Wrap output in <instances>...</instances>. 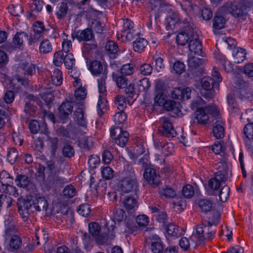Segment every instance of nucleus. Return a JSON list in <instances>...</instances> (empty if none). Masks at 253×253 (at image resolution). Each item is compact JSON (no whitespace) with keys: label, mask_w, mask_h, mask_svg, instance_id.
Instances as JSON below:
<instances>
[{"label":"nucleus","mask_w":253,"mask_h":253,"mask_svg":"<svg viewBox=\"0 0 253 253\" xmlns=\"http://www.w3.org/2000/svg\"><path fill=\"white\" fill-rule=\"evenodd\" d=\"M205 101L201 98H197L191 103L192 109H196L195 119L200 125H206L209 122L210 117L216 119L220 115L217 107L214 105L205 106Z\"/></svg>","instance_id":"nucleus-1"},{"label":"nucleus","mask_w":253,"mask_h":253,"mask_svg":"<svg viewBox=\"0 0 253 253\" xmlns=\"http://www.w3.org/2000/svg\"><path fill=\"white\" fill-rule=\"evenodd\" d=\"M212 219H209L208 225L201 224L197 225L196 228L195 237L197 239V242L202 244L206 240H211L214 238L215 231L212 229V225H217L219 221V215L216 213L213 215Z\"/></svg>","instance_id":"nucleus-2"},{"label":"nucleus","mask_w":253,"mask_h":253,"mask_svg":"<svg viewBox=\"0 0 253 253\" xmlns=\"http://www.w3.org/2000/svg\"><path fill=\"white\" fill-rule=\"evenodd\" d=\"M252 5L249 0H235L227 3L223 8L233 16L238 17L246 14L248 9Z\"/></svg>","instance_id":"nucleus-3"},{"label":"nucleus","mask_w":253,"mask_h":253,"mask_svg":"<svg viewBox=\"0 0 253 253\" xmlns=\"http://www.w3.org/2000/svg\"><path fill=\"white\" fill-rule=\"evenodd\" d=\"M89 233L94 237L96 243L100 245L109 243L115 238V232L114 230L109 231L107 234L103 233L100 234L101 227L99 224L95 222L90 223L88 225Z\"/></svg>","instance_id":"nucleus-4"},{"label":"nucleus","mask_w":253,"mask_h":253,"mask_svg":"<svg viewBox=\"0 0 253 253\" xmlns=\"http://www.w3.org/2000/svg\"><path fill=\"white\" fill-rule=\"evenodd\" d=\"M12 181V178L7 171L2 170L0 172V183L1 184L0 186V191L17 197L19 194L16 188L11 185Z\"/></svg>","instance_id":"nucleus-5"},{"label":"nucleus","mask_w":253,"mask_h":253,"mask_svg":"<svg viewBox=\"0 0 253 253\" xmlns=\"http://www.w3.org/2000/svg\"><path fill=\"white\" fill-rule=\"evenodd\" d=\"M183 25H186L184 27V30L177 34L176 39L177 44L181 46L186 45L189 41L194 38L196 34H194V29L188 23L186 18L183 20Z\"/></svg>","instance_id":"nucleus-6"},{"label":"nucleus","mask_w":253,"mask_h":253,"mask_svg":"<svg viewBox=\"0 0 253 253\" xmlns=\"http://www.w3.org/2000/svg\"><path fill=\"white\" fill-rule=\"evenodd\" d=\"M137 182L134 171L126 174V176L120 182L119 188L124 193H129L136 189Z\"/></svg>","instance_id":"nucleus-7"},{"label":"nucleus","mask_w":253,"mask_h":253,"mask_svg":"<svg viewBox=\"0 0 253 253\" xmlns=\"http://www.w3.org/2000/svg\"><path fill=\"white\" fill-rule=\"evenodd\" d=\"M110 131V136L115 144L122 147L126 145L129 137V134L126 131L123 130L119 126H112Z\"/></svg>","instance_id":"nucleus-8"},{"label":"nucleus","mask_w":253,"mask_h":253,"mask_svg":"<svg viewBox=\"0 0 253 253\" xmlns=\"http://www.w3.org/2000/svg\"><path fill=\"white\" fill-rule=\"evenodd\" d=\"M14 230L7 228L5 230V235L7 239H9V246L12 251L19 249L22 246V240L20 237L16 235H13Z\"/></svg>","instance_id":"nucleus-9"},{"label":"nucleus","mask_w":253,"mask_h":253,"mask_svg":"<svg viewBox=\"0 0 253 253\" xmlns=\"http://www.w3.org/2000/svg\"><path fill=\"white\" fill-rule=\"evenodd\" d=\"M160 122L162 124L163 133L167 137H174L176 132L174 129L170 118L169 117H163L160 119Z\"/></svg>","instance_id":"nucleus-10"},{"label":"nucleus","mask_w":253,"mask_h":253,"mask_svg":"<svg viewBox=\"0 0 253 253\" xmlns=\"http://www.w3.org/2000/svg\"><path fill=\"white\" fill-rule=\"evenodd\" d=\"M191 89L189 87H175L171 92V97L179 100H184L190 98Z\"/></svg>","instance_id":"nucleus-11"},{"label":"nucleus","mask_w":253,"mask_h":253,"mask_svg":"<svg viewBox=\"0 0 253 253\" xmlns=\"http://www.w3.org/2000/svg\"><path fill=\"white\" fill-rule=\"evenodd\" d=\"M214 126L212 132L216 139H220L224 136V123L222 121L220 115L212 120Z\"/></svg>","instance_id":"nucleus-12"},{"label":"nucleus","mask_w":253,"mask_h":253,"mask_svg":"<svg viewBox=\"0 0 253 253\" xmlns=\"http://www.w3.org/2000/svg\"><path fill=\"white\" fill-rule=\"evenodd\" d=\"M18 211L24 221L27 220L29 215V209L31 207L30 202L23 199H18L17 202Z\"/></svg>","instance_id":"nucleus-13"},{"label":"nucleus","mask_w":253,"mask_h":253,"mask_svg":"<svg viewBox=\"0 0 253 253\" xmlns=\"http://www.w3.org/2000/svg\"><path fill=\"white\" fill-rule=\"evenodd\" d=\"M74 119L77 124L85 128L87 126V120L84 116V107L83 105H80L74 113Z\"/></svg>","instance_id":"nucleus-14"},{"label":"nucleus","mask_w":253,"mask_h":253,"mask_svg":"<svg viewBox=\"0 0 253 253\" xmlns=\"http://www.w3.org/2000/svg\"><path fill=\"white\" fill-rule=\"evenodd\" d=\"M143 175L146 180L151 185H158L160 183V177L157 174L156 170L153 168H146Z\"/></svg>","instance_id":"nucleus-15"},{"label":"nucleus","mask_w":253,"mask_h":253,"mask_svg":"<svg viewBox=\"0 0 253 253\" xmlns=\"http://www.w3.org/2000/svg\"><path fill=\"white\" fill-rule=\"evenodd\" d=\"M181 20V18L178 13L174 11L169 12V14L166 18V23L170 29L179 26L182 24H183V21L182 23Z\"/></svg>","instance_id":"nucleus-16"},{"label":"nucleus","mask_w":253,"mask_h":253,"mask_svg":"<svg viewBox=\"0 0 253 253\" xmlns=\"http://www.w3.org/2000/svg\"><path fill=\"white\" fill-rule=\"evenodd\" d=\"M29 127L33 133L36 134L40 132L46 135L48 134V130L46 125L44 123L40 125L36 120L31 121L29 124Z\"/></svg>","instance_id":"nucleus-17"},{"label":"nucleus","mask_w":253,"mask_h":253,"mask_svg":"<svg viewBox=\"0 0 253 253\" xmlns=\"http://www.w3.org/2000/svg\"><path fill=\"white\" fill-rule=\"evenodd\" d=\"M197 38L198 36L196 34L194 38H192L189 42V49L190 54L201 55L202 53V45Z\"/></svg>","instance_id":"nucleus-18"},{"label":"nucleus","mask_w":253,"mask_h":253,"mask_svg":"<svg viewBox=\"0 0 253 253\" xmlns=\"http://www.w3.org/2000/svg\"><path fill=\"white\" fill-rule=\"evenodd\" d=\"M59 170L50 172L48 177V184L50 187L58 186L66 182L65 178L58 175Z\"/></svg>","instance_id":"nucleus-19"},{"label":"nucleus","mask_w":253,"mask_h":253,"mask_svg":"<svg viewBox=\"0 0 253 253\" xmlns=\"http://www.w3.org/2000/svg\"><path fill=\"white\" fill-rule=\"evenodd\" d=\"M165 246L160 237L157 235L153 236L151 244V249L153 253H163Z\"/></svg>","instance_id":"nucleus-20"},{"label":"nucleus","mask_w":253,"mask_h":253,"mask_svg":"<svg viewBox=\"0 0 253 253\" xmlns=\"http://www.w3.org/2000/svg\"><path fill=\"white\" fill-rule=\"evenodd\" d=\"M214 84L213 80L210 77H205L202 79L201 81L202 87L205 90L210 91V92L207 95H204L206 98H212L213 94L211 90L213 87Z\"/></svg>","instance_id":"nucleus-21"},{"label":"nucleus","mask_w":253,"mask_h":253,"mask_svg":"<svg viewBox=\"0 0 253 253\" xmlns=\"http://www.w3.org/2000/svg\"><path fill=\"white\" fill-rule=\"evenodd\" d=\"M28 35L24 32H17L13 37L12 42L16 48L23 46L25 41L28 39Z\"/></svg>","instance_id":"nucleus-22"},{"label":"nucleus","mask_w":253,"mask_h":253,"mask_svg":"<svg viewBox=\"0 0 253 253\" xmlns=\"http://www.w3.org/2000/svg\"><path fill=\"white\" fill-rule=\"evenodd\" d=\"M63 41L62 42V51L68 53L72 49V41L74 38L72 37L69 39V36L64 32L62 34Z\"/></svg>","instance_id":"nucleus-23"},{"label":"nucleus","mask_w":253,"mask_h":253,"mask_svg":"<svg viewBox=\"0 0 253 253\" xmlns=\"http://www.w3.org/2000/svg\"><path fill=\"white\" fill-rule=\"evenodd\" d=\"M53 49L52 43L47 39H43L40 42L39 50L42 54H46L51 52Z\"/></svg>","instance_id":"nucleus-24"},{"label":"nucleus","mask_w":253,"mask_h":253,"mask_svg":"<svg viewBox=\"0 0 253 253\" xmlns=\"http://www.w3.org/2000/svg\"><path fill=\"white\" fill-rule=\"evenodd\" d=\"M253 114V110H249L247 114ZM249 123L245 126L244 129V134L249 139H253V118H247Z\"/></svg>","instance_id":"nucleus-25"},{"label":"nucleus","mask_w":253,"mask_h":253,"mask_svg":"<svg viewBox=\"0 0 253 253\" xmlns=\"http://www.w3.org/2000/svg\"><path fill=\"white\" fill-rule=\"evenodd\" d=\"M34 208L37 211H46L48 207L47 200L43 197H37L33 202Z\"/></svg>","instance_id":"nucleus-26"},{"label":"nucleus","mask_w":253,"mask_h":253,"mask_svg":"<svg viewBox=\"0 0 253 253\" xmlns=\"http://www.w3.org/2000/svg\"><path fill=\"white\" fill-rule=\"evenodd\" d=\"M112 79L113 81L115 82L118 87L120 88H125L127 87L128 80L123 75L113 73L112 74Z\"/></svg>","instance_id":"nucleus-27"},{"label":"nucleus","mask_w":253,"mask_h":253,"mask_svg":"<svg viewBox=\"0 0 253 253\" xmlns=\"http://www.w3.org/2000/svg\"><path fill=\"white\" fill-rule=\"evenodd\" d=\"M148 44L147 41L142 38H139L133 42V48L135 52H143Z\"/></svg>","instance_id":"nucleus-28"},{"label":"nucleus","mask_w":253,"mask_h":253,"mask_svg":"<svg viewBox=\"0 0 253 253\" xmlns=\"http://www.w3.org/2000/svg\"><path fill=\"white\" fill-rule=\"evenodd\" d=\"M90 70L92 74L95 75L106 73L103 65L98 61H93L91 63Z\"/></svg>","instance_id":"nucleus-29"},{"label":"nucleus","mask_w":253,"mask_h":253,"mask_svg":"<svg viewBox=\"0 0 253 253\" xmlns=\"http://www.w3.org/2000/svg\"><path fill=\"white\" fill-rule=\"evenodd\" d=\"M246 55L245 49L242 48H237L233 53L234 62L237 64L242 63L246 59Z\"/></svg>","instance_id":"nucleus-30"},{"label":"nucleus","mask_w":253,"mask_h":253,"mask_svg":"<svg viewBox=\"0 0 253 253\" xmlns=\"http://www.w3.org/2000/svg\"><path fill=\"white\" fill-rule=\"evenodd\" d=\"M219 176L220 179L218 178V175H216L215 177L211 178L209 180V186L211 189L213 190L217 189L220 186L221 182L225 180V177L223 174H220Z\"/></svg>","instance_id":"nucleus-31"},{"label":"nucleus","mask_w":253,"mask_h":253,"mask_svg":"<svg viewBox=\"0 0 253 253\" xmlns=\"http://www.w3.org/2000/svg\"><path fill=\"white\" fill-rule=\"evenodd\" d=\"M124 207L127 210H135L138 207V203L136 199L132 197H127L123 203Z\"/></svg>","instance_id":"nucleus-32"},{"label":"nucleus","mask_w":253,"mask_h":253,"mask_svg":"<svg viewBox=\"0 0 253 253\" xmlns=\"http://www.w3.org/2000/svg\"><path fill=\"white\" fill-rule=\"evenodd\" d=\"M92 31L89 29H86L78 33L77 36V38L79 42L89 41L92 39Z\"/></svg>","instance_id":"nucleus-33"},{"label":"nucleus","mask_w":253,"mask_h":253,"mask_svg":"<svg viewBox=\"0 0 253 253\" xmlns=\"http://www.w3.org/2000/svg\"><path fill=\"white\" fill-rule=\"evenodd\" d=\"M63 81L62 74L59 69H55L51 75V82L56 86L60 85Z\"/></svg>","instance_id":"nucleus-34"},{"label":"nucleus","mask_w":253,"mask_h":253,"mask_svg":"<svg viewBox=\"0 0 253 253\" xmlns=\"http://www.w3.org/2000/svg\"><path fill=\"white\" fill-rule=\"evenodd\" d=\"M225 22V18L217 13L213 19V27L216 29L220 30L224 27Z\"/></svg>","instance_id":"nucleus-35"},{"label":"nucleus","mask_w":253,"mask_h":253,"mask_svg":"<svg viewBox=\"0 0 253 253\" xmlns=\"http://www.w3.org/2000/svg\"><path fill=\"white\" fill-rule=\"evenodd\" d=\"M107 78L106 73H103L102 76L97 79L98 88L99 94L106 95V80Z\"/></svg>","instance_id":"nucleus-36"},{"label":"nucleus","mask_w":253,"mask_h":253,"mask_svg":"<svg viewBox=\"0 0 253 253\" xmlns=\"http://www.w3.org/2000/svg\"><path fill=\"white\" fill-rule=\"evenodd\" d=\"M199 207L200 208L202 211L204 212H207L212 209V203L208 199H202L199 202Z\"/></svg>","instance_id":"nucleus-37"},{"label":"nucleus","mask_w":253,"mask_h":253,"mask_svg":"<svg viewBox=\"0 0 253 253\" xmlns=\"http://www.w3.org/2000/svg\"><path fill=\"white\" fill-rule=\"evenodd\" d=\"M68 7L66 2H61L59 4L56 15L58 19L65 17L67 13Z\"/></svg>","instance_id":"nucleus-38"},{"label":"nucleus","mask_w":253,"mask_h":253,"mask_svg":"<svg viewBox=\"0 0 253 253\" xmlns=\"http://www.w3.org/2000/svg\"><path fill=\"white\" fill-rule=\"evenodd\" d=\"M72 103L69 101H66L61 104L60 107V112L65 116L70 114L73 110Z\"/></svg>","instance_id":"nucleus-39"},{"label":"nucleus","mask_w":253,"mask_h":253,"mask_svg":"<svg viewBox=\"0 0 253 253\" xmlns=\"http://www.w3.org/2000/svg\"><path fill=\"white\" fill-rule=\"evenodd\" d=\"M8 12L14 16H19L23 13L24 9L21 5L18 4H11L8 7Z\"/></svg>","instance_id":"nucleus-40"},{"label":"nucleus","mask_w":253,"mask_h":253,"mask_svg":"<svg viewBox=\"0 0 253 253\" xmlns=\"http://www.w3.org/2000/svg\"><path fill=\"white\" fill-rule=\"evenodd\" d=\"M101 172L102 177L106 180L112 179L114 175L113 169L109 166L102 167Z\"/></svg>","instance_id":"nucleus-41"},{"label":"nucleus","mask_w":253,"mask_h":253,"mask_svg":"<svg viewBox=\"0 0 253 253\" xmlns=\"http://www.w3.org/2000/svg\"><path fill=\"white\" fill-rule=\"evenodd\" d=\"M58 135L59 136H63L65 137H72L73 133V129L71 126H68L67 128L60 127L56 130Z\"/></svg>","instance_id":"nucleus-42"},{"label":"nucleus","mask_w":253,"mask_h":253,"mask_svg":"<svg viewBox=\"0 0 253 253\" xmlns=\"http://www.w3.org/2000/svg\"><path fill=\"white\" fill-rule=\"evenodd\" d=\"M134 72V66L132 64H124L120 69V72L123 76H130Z\"/></svg>","instance_id":"nucleus-43"},{"label":"nucleus","mask_w":253,"mask_h":253,"mask_svg":"<svg viewBox=\"0 0 253 253\" xmlns=\"http://www.w3.org/2000/svg\"><path fill=\"white\" fill-rule=\"evenodd\" d=\"M64 63L66 68L68 69H71L75 65V59L73 54L68 53L64 58Z\"/></svg>","instance_id":"nucleus-44"},{"label":"nucleus","mask_w":253,"mask_h":253,"mask_svg":"<svg viewBox=\"0 0 253 253\" xmlns=\"http://www.w3.org/2000/svg\"><path fill=\"white\" fill-rule=\"evenodd\" d=\"M187 62L189 67L191 68H195L202 64V59L193 56L191 54H190L188 56Z\"/></svg>","instance_id":"nucleus-45"},{"label":"nucleus","mask_w":253,"mask_h":253,"mask_svg":"<svg viewBox=\"0 0 253 253\" xmlns=\"http://www.w3.org/2000/svg\"><path fill=\"white\" fill-rule=\"evenodd\" d=\"M166 232L168 235L173 237H177L179 230L176 225L174 223H169L166 227Z\"/></svg>","instance_id":"nucleus-46"},{"label":"nucleus","mask_w":253,"mask_h":253,"mask_svg":"<svg viewBox=\"0 0 253 253\" xmlns=\"http://www.w3.org/2000/svg\"><path fill=\"white\" fill-rule=\"evenodd\" d=\"M115 104L117 108L120 111H124L127 106L126 98L122 95H118L116 97Z\"/></svg>","instance_id":"nucleus-47"},{"label":"nucleus","mask_w":253,"mask_h":253,"mask_svg":"<svg viewBox=\"0 0 253 253\" xmlns=\"http://www.w3.org/2000/svg\"><path fill=\"white\" fill-rule=\"evenodd\" d=\"M126 119L127 115L123 111L116 113L114 116V121L116 124H122L126 122Z\"/></svg>","instance_id":"nucleus-48"},{"label":"nucleus","mask_w":253,"mask_h":253,"mask_svg":"<svg viewBox=\"0 0 253 253\" xmlns=\"http://www.w3.org/2000/svg\"><path fill=\"white\" fill-rule=\"evenodd\" d=\"M151 85L150 82L148 79L144 78L139 80L137 83V87L140 91L147 90Z\"/></svg>","instance_id":"nucleus-49"},{"label":"nucleus","mask_w":253,"mask_h":253,"mask_svg":"<svg viewBox=\"0 0 253 253\" xmlns=\"http://www.w3.org/2000/svg\"><path fill=\"white\" fill-rule=\"evenodd\" d=\"M63 195L67 198H71L76 194L75 188L72 185H67L63 191Z\"/></svg>","instance_id":"nucleus-50"},{"label":"nucleus","mask_w":253,"mask_h":253,"mask_svg":"<svg viewBox=\"0 0 253 253\" xmlns=\"http://www.w3.org/2000/svg\"><path fill=\"white\" fill-rule=\"evenodd\" d=\"M159 193L161 197L169 198H173L176 195L174 190L170 187H166L160 190Z\"/></svg>","instance_id":"nucleus-51"},{"label":"nucleus","mask_w":253,"mask_h":253,"mask_svg":"<svg viewBox=\"0 0 253 253\" xmlns=\"http://www.w3.org/2000/svg\"><path fill=\"white\" fill-rule=\"evenodd\" d=\"M21 68L24 71V74L26 76H32L36 72L35 65L32 64H24L22 65Z\"/></svg>","instance_id":"nucleus-52"},{"label":"nucleus","mask_w":253,"mask_h":253,"mask_svg":"<svg viewBox=\"0 0 253 253\" xmlns=\"http://www.w3.org/2000/svg\"><path fill=\"white\" fill-rule=\"evenodd\" d=\"M17 185L21 187H26L29 183L28 177L26 175H19L15 180Z\"/></svg>","instance_id":"nucleus-53"},{"label":"nucleus","mask_w":253,"mask_h":253,"mask_svg":"<svg viewBox=\"0 0 253 253\" xmlns=\"http://www.w3.org/2000/svg\"><path fill=\"white\" fill-rule=\"evenodd\" d=\"M100 157L95 155H92L89 156L88 160V164L89 166V167L94 169L98 167L100 164Z\"/></svg>","instance_id":"nucleus-54"},{"label":"nucleus","mask_w":253,"mask_h":253,"mask_svg":"<svg viewBox=\"0 0 253 253\" xmlns=\"http://www.w3.org/2000/svg\"><path fill=\"white\" fill-rule=\"evenodd\" d=\"M229 191L230 188L227 185L224 186L220 190L219 193V197L221 202H224L226 201L229 195Z\"/></svg>","instance_id":"nucleus-55"},{"label":"nucleus","mask_w":253,"mask_h":253,"mask_svg":"<svg viewBox=\"0 0 253 253\" xmlns=\"http://www.w3.org/2000/svg\"><path fill=\"white\" fill-rule=\"evenodd\" d=\"M180 5L186 15L193 9L191 0H182V2H180Z\"/></svg>","instance_id":"nucleus-56"},{"label":"nucleus","mask_w":253,"mask_h":253,"mask_svg":"<svg viewBox=\"0 0 253 253\" xmlns=\"http://www.w3.org/2000/svg\"><path fill=\"white\" fill-rule=\"evenodd\" d=\"M136 34L137 33L134 29L123 31V32L121 33V35L122 38H123V40H125L127 41H132Z\"/></svg>","instance_id":"nucleus-57"},{"label":"nucleus","mask_w":253,"mask_h":253,"mask_svg":"<svg viewBox=\"0 0 253 253\" xmlns=\"http://www.w3.org/2000/svg\"><path fill=\"white\" fill-rule=\"evenodd\" d=\"M26 81L19 76H15L11 80V84L14 89H18L20 85H24Z\"/></svg>","instance_id":"nucleus-58"},{"label":"nucleus","mask_w":253,"mask_h":253,"mask_svg":"<svg viewBox=\"0 0 253 253\" xmlns=\"http://www.w3.org/2000/svg\"><path fill=\"white\" fill-rule=\"evenodd\" d=\"M182 194L184 197L190 198L194 194V189L193 187L190 184H187L183 187Z\"/></svg>","instance_id":"nucleus-59"},{"label":"nucleus","mask_w":253,"mask_h":253,"mask_svg":"<svg viewBox=\"0 0 253 253\" xmlns=\"http://www.w3.org/2000/svg\"><path fill=\"white\" fill-rule=\"evenodd\" d=\"M106 51L111 54H115L118 51V46L113 41L108 42L105 46Z\"/></svg>","instance_id":"nucleus-60"},{"label":"nucleus","mask_w":253,"mask_h":253,"mask_svg":"<svg viewBox=\"0 0 253 253\" xmlns=\"http://www.w3.org/2000/svg\"><path fill=\"white\" fill-rule=\"evenodd\" d=\"M172 68L175 73L181 74L185 71V65L183 62L177 61L173 64Z\"/></svg>","instance_id":"nucleus-61"},{"label":"nucleus","mask_w":253,"mask_h":253,"mask_svg":"<svg viewBox=\"0 0 253 253\" xmlns=\"http://www.w3.org/2000/svg\"><path fill=\"white\" fill-rule=\"evenodd\" d=\"M63 56V53L61 51H58L54 53L53 62L55 66L59 67L62 64V62L64 60Z\"/></svg>","instance_id":"nucleus-62"},{"label":"nucleus","mask_w":253,"mask_h":253,"mask_svg":"<svg viewBox=\"0 0 253 253\" xmlns=\"http://www.w3.org/2000/svg\"><path fill=\"white\" fill-rule=\"evenodd\" d=\"M166 95L162 92H158L154 98V103L155 105L158 106L164 105L166 100Z\"/></svg>","instance_id":"nucleus-63"},{"label":"nucleus","mask_w":253,"mask_h":253,"mask_svg":"<svg viewBox=\"0 0 253 253\" xmlns=\"http://www.w3.org/2000/svg\"><path fill=\"white\" fill-rule=\"evenodd\" d=\"M63 155L65 157L71 158L74 155V150L69 144H66L62 149Z\"/></svg>","instance_id":"nucleus-64"}]
</instances>
